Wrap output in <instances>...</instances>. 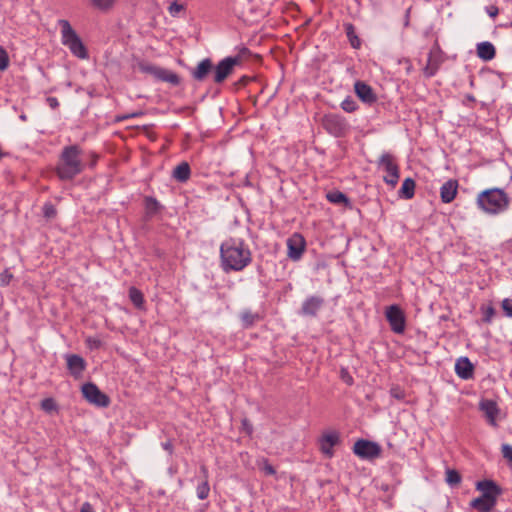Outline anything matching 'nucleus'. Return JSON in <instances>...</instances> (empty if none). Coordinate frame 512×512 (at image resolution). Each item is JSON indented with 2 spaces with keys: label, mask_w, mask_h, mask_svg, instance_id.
<instances>
[{
  "label": "nucleus",
  "mask_w": 512,
  "mask_h": 512,
  "mask_svg": "<svg viewBox=\"0 0 512 512\" xmlns=\"http://www.w3.org/2000/svg\"><path fill=\"white\" fill-rule=\"evenodd\" d=\"M92 5L97 9L106 11L112 8L115 0H90Z\"/></svg>",
  "instance_id": "f704fd0d"
},
{
  "label": "nucleus",
  "mask_w": 512,
  "mask_h": 512,
  "mask_svg": "<svg viewBox=\"0 0 512 512\" xmlns=\"http://www.w3.org/2000/svg\"><path fill=\"white\" fill-rule=\"evenodd\" d=\"M62 43L75 57L79 59H87L89 57L87 48L78 37V34H62Z\"/></svg>",
  "instance_id": "9b49d317"
},
{
  "label": "nucleus",
  "mask_w": 512,
  "mask_h": 512,
  "mask_svg": "<svg viewBox=\"0 0 512 512\" xmlns=\"http://www.w3.org/2000/svg\"><path fill=\"white\" fill-rule=\"evenodd\" d=\"M127 119H130L129 118V114H124V115H121V116H117V121H124V120H127Z\"/></svg>",
  "instance_id": "13d9d810"
},
{
  "label": "nucleus",
  "mask_w": 512,
  "mask_h": 512,
  "mask_svg": "<svg viewBox=\"0 0 512 512\" xmlns=\"http://www.w3.org/2000/svg\"><path fill=\"white\" fill-rule=\"evenodd\" d=\"M155 78L174 86L180 84V77L176 73L161 67H157Z\"/></svg>",
  "instance_id": "5701e85b"
},
{
  "label": "nucleus",
  "mask_w": 512,
  "mask_h": 512,
  "mask_svg": "<svg viewBox=\"0 0 512 512\" xmlns=\"http://www.w3.org/2000/svg\"><path fill=\"white\" fill-rule=\"evenodd\" d=\"M446 55L441 50L437 41L434 42L433 47L431 48L427 64L423 69V73L426 77H433L439 70L440 66L445 62Z\"/></svg>",
  "instance_id": "0eeeda50"
},
{
  "label": "nucleus",
  "mask_w": 512,
  "mask_h": 512,
  "mask_svg": "<svg viewBox=\"0 0 512 512\" xmlns=\"http://www.w3.org/2000/svg\"><path fill=\"white\" fill-rule=\"evenodd\" d=\"M191 169L187 162H181L172 172V177L180 183H185L190 179Z\"/></svg>",
  "instance_id": "b1692460"
},
{
  "label": "nucleus",
  "mask_w": 512,
  "mask_h": 512,
  "mask_svg": "<svg viewBox=\"0 0 512 512\" xmlns=\"http://www.w3.org/2000/svg\"><path fill=\"white\" fill-rule=\"evenodd\" d=\"M129 298L137 308H141L144 304V297L142 292L135 287H131L129 289Z\"/></svg>",
  "instance_id": "7c9ffc66"
},
{
  "label": "nucleus",
  "mask_w": 512,
  "mask_h": 512,
  "mask_svg": "<svg viewBox=\"0 0 512 512\" xmlns=\"http://www.w3.org/2000/svg\"><path fill=\"white\" fill-rule=\"evenodd\" d=\"M82 149L78 145L65 146L56 166V174L61 180H72L84 170L81 159Z\"/></svg>",
  "instance_id": "f03ea898"
},
{
  "label": "nucleus",
  "mask_w": 512,
  "mask_h": 512,
  "mask_svg": "<svg viewBox=\"0 0 512 512\" xmlns=\"http://www.w3.org/2000/svg\"><path fill=\"white\" fill-rule=\"evenodd\" d=\"M144 206H145L146 216L149 218L158 214L161 211V209L163 208V206L160 204V202L152 196H146L144 198Z\"/></svg>",
  "instance_id": "a878e982"
},
{
  "label": "nucleus",
  "mask_w": 512,
  "mask_h": 512,
  "mask_svg": "<svg viewBox=\"0 0 512 512\" xmlns=\"http://www.w3.org/2000/svg\"><path fill=\"white\" fill-rule=\"evenodd\" d=\"M242 62V55L229 56L222 59L214 68V82L217 84L222 83L232 74L234 67L240 65Z\"/></svg>",
  "instance_id": "423d86ee"
},
{
  "label": "nucleus",
  "mask_w": 512,
  "mask_h": 512,
  "mask_svg": "<svg viewBox=\"0 0 512 512\" xmlns=\"http://www.w3.org/2000/svg\"><path fill=\"white\" fill-rule=\"evenodd\" d=\"M347 32H353V27L351 24L347 26Z\"/></svg>",
  "instance_id": "052dcab7"
},
{
  "label": "nucleus",
  "mask_w": 512,
  "mask_h": 512,
  "mask_svg": "<svg viewBox=\"0 0 512 512\" xmlns=\"http://www.w3.org/2000/svg\"><path fill=\"white\" fill-rule=\"evenodd\" d=\"M342 379L348 384V385H352L353 384V378L346 372L342 375Z\"/></svg>",
  "instance_id": "5fc2aeb1"
},
{
  "label": "nucleus",
  "mask_w": 512,
  "mask_h": 512,
  "mask_svg": "<svg viewBox=\"0 0 512 512\" xmlns=\"http://www.w3.org/2000/svg\"><path fill=\"white\" fill-rule=\"evenodd\" d=\"M200 470L203 473L205 480L197 486L196 491H197V497L200 500H205L209 496V492H210V487H209V484L207 481L208 470H207L206 466H204V465L201 466Z\"/></svg>",
  "instance_id": "bb28decb"
},
{
  "label": "nucleus",
  "mask_w": 512,
  "mask_h": 512,
  "mask_svg": "<svg viewBox=\"0 0 512 512\" xmlns=\"http://www.w3.org/2000/svg\"><path fill=\"white\" fill-rule=\"evenodd\" d=\"M399 194L404 199H411L415 194V181L412 178H406L402 183Z\"/></svg>",
  "instance_id": "cd10ccee"
},
{
  "label": "nucleus",
  "mask_w": 512,
  "mask_h": 512,
  "mask_svg": "<svg viewBox=\"0 0 512 512\" xmlns=\"http://www.w3.org/2000/svg\"><path fill=\"white\" fill-rule=\"evenodd\" d=\"M354 91L361 101L366 104H373L377 100L376 94L373 92L371 86L363 81H356L354 84Z\"/></svg>",
  "instance_id": "f3484780"
},
{
  "label": "nucleus",
  "mask_w": 512,
  "mask_h": 512,
  "mask_svg": "<svg viewBox=\"0 0 512 512\" xmlns=\"http://www.w3.org/2000/svg\"><path fill=\"white\" fill-rule=\"evenodd\" d=\"M137 67L141 72L151 74L155 77L157 66L149 64L147 62L140 61L137 63Z\"/></svg>",
  "instance_id": "c9c22d12"
},
{
  "label": "nucleus",
  "mask_w": 512,
  "mask_h": 512,
  "mask_svg": "<svg viewBox=\"0 0 512 512\" xmlns=\"http://www.w3.org/2000/svg\"><path fill=\"white\" fill-rule=\"evenodd\" d=\"M47 103L52 109H56L59 106V102L55 97H48Z\"/></svg>",
  "instance_id": "3c124183"
},
{
  "label": "nucleus",
  "mask_w": 512,
  "mask_h": 512,
  "mask_svg": "<svg viewBox=\"0 0 512 512\" xmlns=\"http://www.w3.org/2000/svg\"><path fill=\"white\" fill-rule=\"evenodd\" d=\"M41 408L46 412H51L57 409V405L52 398H46L41 402Z\"/></svg>",
  "instance_id": "58836bf2"
},
{
  "label": "nucleus",
  "mask_w": 512,
  "mask_h": 512,
  "mask_svg": "<svg viewBox=\"0 0 512 512\" xmlns=\"http://www.w3.org/2000/svg\"><path fill=\"white\" fill-rule=\"evenodd\" d=\"M496 505V501L483 498L482 496L473 499L470 506L478 512H490Z\"/></svg>",
  "instance_id": "393cba45"
},
{
  "label": "nucleus",
  "mask_w": 512,
  "mask_h": 512,
  "mask_svg": "<svg viewBox=\"0 0 512 512\" xmlns=\"http://www.w3.org/2000/svg\"><path fill=\"white\" fill-rule=\"evenodd\" d=\"M322 124L324 129L334 137H343L350 130V125L346 118L335 113L325 115Z\"/></svg>",
  "instance_id": "39448f33"
},
{
  "label": "nucleus",
  "mask_w": 512,
  "mask_h": 512,
  "mask_svg": "<svg viewBox=\"0 0 512 512\" xmlns=\"http://www.w3.org/2000/svg\"><path fill=\"white\" fill-rule=\"evenodd\" d=\"M259 320V315L250 310L241 313V321L244 328L252 327Z\"/></svg>",
  "instance_id": "c756f323"
},
{
  "label": "nucleus",
  "mask_w": 512,
  "mask_h": 512,
  "mask_svg": "<svg viewBox=\"0 0 512 512\" xmlns=\"http://www.w3.org/2000/svg\"><path fill=\"white\" fill-rule=\"evenodd\" d=\"M141 115H143V113L141 111L133 112V113H129V118H136V117H139Z\"/></svg>",
  "instance_id": "6e6d98bb"
},
{
  "label": "nucleus",
  "mask_w": 512,
  "mask_h": 512,
  "mask_svg": "<svg viewBox=\"0 0 512 512\" xmlns=\"http://www.w3.org/2000/svg\"><path fill=\"white\" fill-rule=\"evenodd\" d=\"M263 470L267 475H274L276 473V470L274 469V467L271 464H269L268 462L265 463Z\"/></svg>",
  "instance_id": "09e8293b"
},
{
  "label": "nucleus",
  "mask_w": 512,
  "mask_h": 512,
  "mask_svg": "<svg viewBox=\"0 0 512 512\" xmlns=\"http://www.w3.org/2000/svg\"><path fill=\"white\" fill-rule=\"evenodd\" d=\"M341 108L345 111V112H348V113H352V112H355L357 109H358V105L356 103V101L354 99H352L351 97H346L342 102H341Z\"/></svg>",
  "instance_id": "473e14b6"
},
{
  "label": "nucleus",
  "mask_w": 512,
  "mask_h": 512,
  "mask_svg": "<svg viewBox=\"0 0 512 512\" xmlns=\"http://www.w3.org/2000/svg\"><path fill=\"white\" fill-rule=\"evenodd\" d=\"M339 436L336 432L324 434L320 440V450L327 457L333 456V447L338 444Z\"/></svg>",
  "instance_id": "412c9836"
},
{
  "label": "nucleus",
  "mask_w": 512,
  "mask_h": 512,
  "mask_svg": "<svg viewBox=\"0 0 512 512\" xmlns=\"http://www.w3.org/2000/svg\"><path fill=\"white\" fill-rule=\"evenodd\" d=\"M213 70V63L209 58H205L191 71V75L196 81H204Z\"/></svg>",
  "instance_id": "aec40b11"
},
{
  "label": "nucleus",
  "mask_w": 512,
  "mask_h": 512,
  "mask_svg": "<svg viewBox=\"0 0 512 512\" xmlns=\"http://www.w3.org/2000/svg\"><path fill=\"white\" fill-rule=\"evenodd\" d=\"M455 373L463 380H469L474 375V365L468 357H460L455 363Z\"/></svg>",
  "instance_id": "a211bd4d"
},
{
  "label": "nucleus",
  "mask_w": 512,
  "mask_h": 512,
  "mask_svg": "<svg viewBox=\"0 0 512 512\" xmlns=\"http://www.w3.org/2000/svg\"><path fill=\"white\" fill-rule=\"evenodd\" d=\"M477 56L483 61H490L494 59L496 50L491 42L484 41L476 45Z\"/></svg>",
  "instance_id": "4be33fe9"
},
{
  "label": "nucleus",
  "mask_w": 512,
  "mask_h": 512,
  "mask_svg": "<svg viewBox=\"0 0 512 512\" xmlns=\"http://www.w3.org/2000/svg\"><path fill=\"white\" fill-rule=\"evenodd\" d=\"M446 482L450 486H456L461 482V475L454 469H448L446 471Z\"/></svg>",
  "instance_id": "2f4dec72"
},
{
  "label": "nucleus",
  "mask_w": 512,
  "mask_h": 512,
  "mask_svg": "<svg viewBox=\"0 0 512 512\" xmlns=\"http://www.w3.org/2000/svg\"><path fill=\"white\" fill-rule=\"evenodd\" d=\"M247 81H248V78H247V77H245V76H244V77H242V78H241V80H240V82H241L243 85H245V84L247 83Z\"/></svg>",
  "instance_id": "bf43d9fd"
},
{
  "label": "nucleus",
  "mask_w": 512,
  "mask_h": 512,
  "mask_svg": "<svg viewBox=\"0 0 512 512\" xmlns=\"http://www.w3.org/2000/svg\"><path fill=\"white\" fill-rule=\"evenodd\" d=\"M391 394L396 397L397 399H402L403 398V394H398V392L395 391V389H392L391 390Z\"/></svg>",
  "instance_id": "4d7b16f0"
},
{
  "label": "nucleus",
  "mask_w": 512,
  "mask_h": 512,
  "mask_svg": "<svg viewBox=\"0 0 512 512\" xmlns=\"http://www.w3.org/2000/svg\"><path fill=\"white\" fill-rule=\"evenodd\" d=\"M377 166L386 172L383 176V181L395 187L400 177L399 166L395 157L390 153H383L377 161Z\"/></svg>",
  "instance_id": "20e7f679"
},
{
  "label": "nucleus",
  "mask_w": 512,
  "mask_h": 512,
  "mask_svg": "<svg viewBox=\"0 0 512 512\" xmlns=\"http://www.w3.org/2000/svg\"><path fill=\"white\" fill-rule=\"evenodd\" d=\"M502 309L507 317H512V299H504L502 301Z\"/></svg>",
  "instance_id": "c03bdc74"
},
{
  "label": "nucleus",
  "mask_w": 512,
  "mask_h": 512,
  "mask_svg": "<svg viewBox=\"0 0 512 512\" xmlns=\"http://www.w3.org/2000/svg\"><path fill=\"white\" fill-rule=\"evenodd\" d=\"M350 45L354 49H359L361 47V39L358 37V34H347Z\"/></svg>",
  "instance_id": "a18cd8bd"
},
{
  "label": "nucleus",
  "mask_w": 512,
  "mask_h": 512,
  "mask_svg": "<svg viewBox=\"0 0 512 512\" xmlns=\"http://www.w3.org/2000/svg\"><path fill=\"white\" fill-rule=\"evenodd\" d=\"M353 452L362 459H375L380 456V446L372 441L360 439L355 442Z\"/></svg>",
  "instance_id": "9d476101"
},
{
  "label": "nucleus",
  "mask_w": 512,
  "mask_h": 512,
  "mask_svg": "<svg viewBox=\"0 0 512 512\" xmlns=\"http://www.w3.org/2000/svg\"><path fill=\"white\" fill-rule=\"evenodd\" d=\"M458 191V181L455 179H449L440 188V197L443 203H451Z\"/></svg>",
  "instance_id": "6ab92c4d"
},
{
  "label": "nucleus",
  "mask_w": 512,
  "mask_h": 512,
  "mask_svg": "<svg viewBox=\"0 0 512 512\" xmlns=\"http://www.w3.org/2000/svg\"><path fill=\"white\" fill-rule=\"evenodd\" d=\"M306 241L300 233H294L287 239V256L292 261H299L305 252Z\"/></svg>",
  "instance_id": "f8f14e48"
},
{
  "label": "nucleus",
  "mask_w": 512,
  "mask_h": 512,
  "mask_svg": "<svg viewBox=\"0 0 512 512\" xmlns=\"http://www.w3.org/2000/svg\"><path fill=\"white\" fill-rule=\"evenodd\" d=\"M183 9H184L183 4H181L177 1L172 2L168 7L169 13L172 16H177L181 11H183Z\"/></svg>",
  "instance_id": "a19ab883"
},
{
  "label": "nucleus",
  "mask_w": 512,
  "mask_h": 512,
  "mask_svg": "<svg viewBox=\"0 0 512 512\" xmlns=\"http://www.w3.org/2000/svg\"><path fill=\"white\" fill-rule=\"evenodd\" d=\"M477 207L488 215H498L507 211L510 197L501 188H490L481 191L476 198Z\"/></svg>",
  "instance_id": "7ed1b4c3"
},
{
  "label": "nucleus",
  "mask_w": 512,
  "mask_h": 512,
  "mask_svg": "<svg viewBox=\"0 0 512 512\" xmlns=\"http://www.w3.org/2000/svg\"><path fill=\"white\" fill-rule=\"evenodd\" d=\"M10 65V58L7 50L0 45V71H5Z\"/></svg>",
  "instance_id": "72a5a7b5"
},
{
  "label": "nucleus",
  "mask_w": 512,
  "mask_h": 512,
  "mask_svg": "<svg viewBox=\"0 0 512 512\" xmlns=\"http://www.w3.org/2000/svg\"><path fill=\"white\" fill-rule=\"evenodd\" d=\"M43 214L47 219L54 218L57 214L55 206L50 202L45 203L43 206Z\"/></svg>",
  "instance_id": "e433bc0d"
},
{
  "label": "nucleus",
  "mask_w": 512,
  "mask_h": 512,
  "mask_svg": "<svg viewBox=\"0 0 512 512\" xmlns=\"http://www.w3.org/2000/svg\"><path fill=\"white\" fill-rule=\"evenodd\" d=\"M13 279V274L9 271V269H5L0 273V284L5 287L8 286L11 280Z\"/></svg>",
  "instance_id": "ea45409f"
},
{
  "label": "nucleus",
  "mask_w": 512,
  "mask_h": 512,
  "mask_svg": "<svg viewBox=\"0 0 512 512\" xmlns=\"http://www.w3.org/2000/svg\"><path fill=\"white\" fill-rule=\"evenodd\" d=\"M385 316L391 330L396 334H402L406 327V318L403 310L398 305H390L386 308Z\"/></svg>",
  "instance_id": "1a4fd4ad"
},
{
  "label": "nucleus",
  "mask_w": 512,
  "mask_h": 512,
  "mask_svg": "<svg viewBox=\"0 0 512 512\" xmlns=\"http://www.w3.org/2000/svg\"><path fill=\"white\" fill-rule=\"evenodd\" d=\"M476 489L482 493L483 498L497 502V497L502 493L501 488L492 480H482L476 483Z\"/></svg>",
  "instance_id": "4468645a"
},
{
  "label": "nucleus",
  "mask_w": 512,
  "mask_h": 512,
  "mask_svg": "<svg viewBox=\"0 0 512 512\" xmlns=\"http://www.w3.org/2000/svg\"><path fill=\"white\" fill-rule=\"evenodd\" d=\"M486 13L491 17L494 18L499 13V9L495 5H490L485 8Z\"/></svg>",
  "instance_id": "de8ad7c7"
},
{
  "label": "nucleus",
  "mask_w": 512,
  "mask_h": 512,
  "mask_svg": "<svg viewBox=\"0 0 512 512\" xmlns=\"http://www.w3.org/2000/svg\"><path fill=\"white\" fill-rule=\"evenodd\" d=\"M479 409L484 413L487 422L493 426H497L496 418L499 414V407L494 400L485 399L480 401Z\"/></svg>",
  "instance_id": "dca6fc26"
},
{
  "label": "nucleus",
  "mask_w": 512,
  "mask_h": 512,
  "mask_svg": "<svg viewBox=\"0 0 512 512\" xmlns=\"http://www.w3.org/2000/svg\"><path fill=\"white\" fill-rule=\"evenodd\" d=\"M324 303V298L321 296H309L303 301L299 313L303 316L315 317Z\"/></svg>",
  "instance_id": "ddd939ff"
},
{
  "label": "nucleus",
  "mask_w": 512,
  "mask_h": 512,
  "mask_svg": "<svg viewBox=\"0 0 512 512\" xmlns=\"http://www.w3.org/2000/svg\"><path fill=\"white\" fill-rule=\"evenodd\" d=\"M58 29L60 32H75L70 23L67 20L60 19L58 20Z\"/></svg>",
  "instance_id": "49530a36"
},
{
  "label": "nucleus",
  "mask_w": 512,
  "mask_h": 512,
  "mask_svg": "<svg viewBox=\"0 0 512 512\" xmlns=\"http://www.w3.org/2000/svg\"><path fill=\"white\" fill-rule=\"evenodd\" d=\"M67 368L70 374L75 378L79 379L82 377V373L86 368L85 360L77 354H67L65 356Z\"/></svg>",
  "instance_id": "2eb2a0df"
},
{
  "label": "nucleus",
  "mask_w": 512,
  "mask_h": 512,
  "mask_svg": "<svg viewBox=\"0 0 512 512\" xmlns=\"http://www.w3.org/2000/svg\"><path fill=\"white\" fill-rule=\"evenodd\" d=\"M327 200L333 204H343L345 206L350 205L349 198L340 191H331L327 194Z\"/></svg>",
  "instance_id": "c85d7f7f"
},
{
  "label": "nucleus",
  "mask_w": 512,
  "mask_h": 512,
  "mask_svg": "<svg viewBox=\"0 0 512 512\" xmlns=\"http://www.w3.org/2000/svg\"><path fill=\"white\" fill-rule=\"evenodd\" d=\"M162 448L167 451L169 454L173 453V444L171 440H167L166 442L162 443Z\"/></svg>",
  "instance_id": "8fccbe9b"
},
{
  "label": "nucleus",
  "mask_w": 512,
  "mask_h": 512,
  "mask_svg": "<svg viewBox=\"0 0 512 512\" xmlns=\"http://www.w3.org/2000/svg\"><path fill=\"white\" fill-rule=\"evenodd\" d=\"M483 321L485 323H491L493 317L495 316V309L492 306H488L483 310Z\"/></svg>",
  "instance_id": "37998d69"
},
{
  "label": "nucleus",
  "mask_w": 512,
  "mask_h": 512,
  "mask_svg": "<svg viewBox=\"0 0 512 512\" xmlns=\"http://www.w3.org/2000/svg\"><path fill=\"white\" fill-rule=\"evenodd\" d=\"M501 452H502L503 458H505L509 463L512 464V445L503 444L501 446Z\"/></svg>",
  "instance_id": "79ce46f5"
},
{
  "label": "nucleus",
  "mask_w": 512,
  "mask_h": 512,
  "mask_svg": "<svg viewBox=\"0 0 512 512\" xmlns=\"http://www.w3.org/2000/svg\"><path fill=\"white\" fill-rule=\"evenodd\" d=\"M220 260L224 272H239L250 265L252 253L242 240L230 238L220 246Z\"/></svg>",
  "instance_id": "f257e3e1"
},
{
  "label": "nucleus",
  "mask_w": 512,
  "mask_h": 512,
  "mask_svg": "<svg viewBox=\"0 0 512 512\" xmlns=\"http://www.w3.org/2000/svg\"><path fill=\"white\" fill-rule=\"evenodd\" d=\"M237 55H242L243 56V60L248 56L250 55V51L248 48L246 47H241L238 51V54Z\"/></svg>",
  "instance_id": "864d4df0"
},
{
  "label": "nucleus",
  "mask_w": 512,
  "mask_h": 512,
  "mask_svg": "<svg viewBox=\"0 0 512 512\" xmlns=\"http://www.w3.org/2000/svg\"><path fill=\"white\" fill-rule=\"evenodd\" d=\"M85 344L90 350H96L102 347L103 342L97 337H87Z\"/></svg>",
  "instance_id": "4c0bfd02"
},
{
  "label": "nucleus",
  "mask_w": 512,
  "mask_h": 512,
  "mask_svg": "<svg viewBox=\"0 0 512 512\" xmlns=\"http://www.w3.org/2000/svg\"><path fill=\"white\" fill-rule=\"evenodd\" d=\"M81 391L85 400L90 404L103 408L110 404L109 397L92 382L85 383L82 386Z\"/></svg>",
  "instance_id": "6e6552de"
},
{
  "label": "nucleus",
  "mask_w": 512,
  "mask_h": 512,
  "mask_svg": "<svg viewBox=\"0 0 512 512\" xmlns=\"http://www.w3.org/2000/svg\"><path fill=\"white\" fill-rule=\"evenodd\" d=\"M80 512H95V510L89 502H85L82 504Z\"/></svg>",
  "instance_id": "603ef678"
}]
</instances>
